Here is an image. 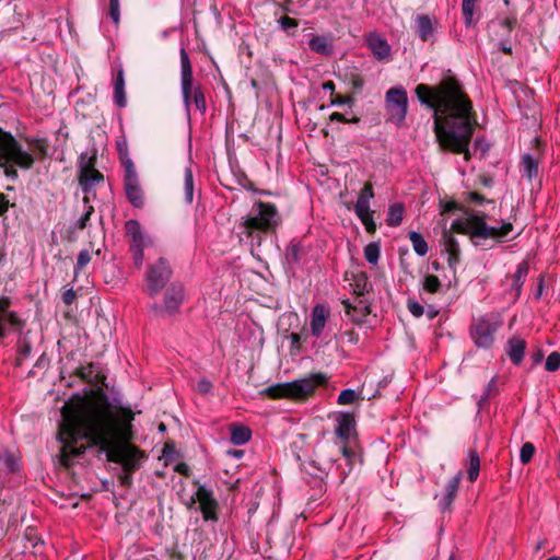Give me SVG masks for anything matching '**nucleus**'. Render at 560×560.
Here are the masks:
<instances>
[{
    "label": "nucleus",
    "mask_w": 560,
    "mask_h": 560,
    "mask_svg": "<svg viewBox=\"0 0 560 560\" xmlns=\"http://www.w3.org/2000/svg\"><path fill=\"white\" fill-rule=\"evenodd\" d=\"M114 102L115 104L124 108L127 105V98L125 93V77L124 70L120 68L114 79Z\"/></svg>",
    "instance_id": "b1692460"
},
{
    "label": "nucleus",
    "mask_w": 560,
    "mask_h": 560,
    "mask_svg": "<svg viewBox=\"0 0 560 560\" xmlns=\"http://www.w3.org/2000/svg\"><path fill=\"white\" fill-rule=\"evenodd\" d=\"M131 474L132 472H126L124 474V476H121V482L124 485H130L131 483Z\"/></svg>",
    "instance_id": "5fc2aeb1"
},
{
    "label": "nucleus",
    "mask_w": 560,
    "mask_h": 560,
    "mask_svg": "<svg viewBox=\"0 0 560 560\" xmlns=\"http://www.w3.org/2000/svg\"><path fill=\"white\" fill-rule=\"evenodd\" d=\"M529 271V265L526 260L517 265L515 273L512 276L511 293L514 300H517L522 293V288L525 283L526 277Z\"/></svg>",
    "instance_id": "aec40b11"
},
{
    "label": "nucleus",
    "mask_w": 560,
    "mask_h": 560,
    "mask_svg": "<svg viewBox=\"0 0 560 560\" xmlns=\"http://www.w3.org/2000/svg\"><path fill=\"white\" fill-rule=\"evenodd\" d=\"M542 359V354L540 352H537L535 355H534V361L535 362H540Z\"/></svg>",
    "instance_id": "e2e57ef3"
},
{
    "label": "nucleus",
    "mask_w": 560,
    "mask_h": 560,
    "mask_svg": "<svg viewBox=\"0 0 560 560\" xmlns=\"http://www.w3.org/2000/svg\"><path fill=\"white\" fill-rule=\"evenodd\" d=\"M184 300V290L180 285H171L164 298V308L168 313H174L178 310Z\"/></svg>",
    "instance_id": "4be33fe9"
},
{
    "label": "nucleus",
    "mask_w": 560,
    "mask_h": 560,
    "mask_svg": "<svg viewBox=\"0 0 560 560\" xmlns=\"http://www.w3.org/2000/svg\"><path fill=\"white\" fill-rule=\"evenodd\" d=\"M434 23L429 15L421 14L416 18V32L421 40H429L434 34Z\"/></svg>",
    "instance_id": "5701e85b"
},
{
    "label": "nucleus",
    "mask_w": 560,
    "mask_h": 560,
    "mask_svg": "<svg viewBox=\"0 0 560 560\" xmlns=\"http://www.w3.org/2000/svg\"><path fill=\"white\" fill-rule=\"evenodd\" d=\"M280 223V215L275 205L257 201L249 213L242 218L244 233L254 237L256 232L268 233L273 231Z\"/></svg>",
    "instance_id": "20e7f679"
},
{
    "label": "nucleus",
    "mask_w": 560,
    "mask_h": 560,
    "mask_svg": "<svg viewBox=\"0 0 560 560\" xmlns=\"http://www.w3.org/2000/svg\"><path fill=\"white\" fill-rule=\"evenodd\" d=\"M343 103H345V101H343V100L338 98V100L332 101V102H331V105H341V104H343Z\"/></svg>",
    "instance_id": "0e129e2a"
},
{
    "label": "nucleus",
    "mask_w": 560,
    "mask_h": 560,
    "mask_svg": "<svg viewBox=\"0 0 560 560\" xmlns=\"http://www.w3.org/2000/svg\"><path fill=\"white\" fill-rule=\"evenodd\" d=\"M441 289V281L434 275H427L422 280V290L427 293H436Z\"/></svg>",
    "instance_id": "f704fd0d"
},
{
    "label": "nucleus",
    "mask_w": 560,
    "mask_h": 560,
    "mask_svg": "<svg viewBox=\"0 0 560 560\" xmlns=\"http://www.w3.org/2000/svg\"><path fill=\"white\" fill-rule=\"evenodd\" d=\"M34 162V156L24 150L11 133L0 129V167L7 178L16 180L19 177L16 168L30 170Z\"/></svg>",
    "instance_id": "7ed1b4c3"
},
{
    "label": "nucleus",
    "mask_w": 560,
    "mask_h": 560,
    "mask_svg": "<svg viewBox=\"0 0 560 560\" xmlns=\"http://www.w3.org/2000/svg\"><path fill=\"white\" fill-rule=\"evenodd\" d=\"M289 340L291 342L290 349L292 352H299L300 351V343L302 341V336L299 334H291L289 337Z\"/></svg>",
    "instance_id": "49530a36"
},
{
    "label": "nucleus",
    "mask_w": 560,
    "mask_h": 560,
    "mask_svg": "<svg viewBox=\"0 0 560 560\" xmlns=\"http://www.w3.org/2000/svg\"><path fill=\"white\" fill-rule=\"evenodd\" d=\"M381 255V247L377 242H371L364 247V258L371 265H376L378 262Z\"/></svg>",
    "instance_id": "72a5a7b5"
},
{
    "label": "nucleus",
    "mask_w": 560,
    "mask_h": 560,
    "mask_svg": "<svg viewBox=\"0 0 560 560\" xmlns=\"http://www.w3.org/2000/svg\"><path fill=\"white\" fill-rule=\"evenodd\" d=\"M91 261V254L88 249H82L77 258V265L74 267V276L78 273Z\"/></svg>",
    "instance_id": "4c0bfd02"
},
{
    "label": "nucleus",
    "mask_w": 560,
    "mask_h": 560,
    "mask_svg": "<svg viewBox=\"0 0 560 560\" xmlns=\"http://www.w3.org/2000/svg\"><path fill=\"white\" fill-rule=\"evenodd\" d=\"M93 211H94V208L92 206L86 207L84 213L81 215V218L79 219V221L77 223V226L80 230H83L86 228V224L90 221V218H91Z\"/></svg>",
    "instance_id": "c03bdc74"
},
{
    "label": "nucleus",
    "mask_w": 560,
    "mask_h": 560,
    "mask_svg": "<svg viewBox=\"0 0 560 560\" xmlns=\"http://www.w3.org/2000/svg\"><path fill=\"white\" fill-rule=\"evenodd\" d=\"M197 389L201 394H208L212 389V383L207 378H201L197 383Z\"/></svg>",
    "instance_id": "de8ad7c7"
},
{
    "label": "nucleus",
    "mask_w": 560,
    "mask_h": 560,
    "mask_svg": "<svg viewBox=\"0 0 560 560\" xmlns=\"http://www.w3.org/2000/svg\"><path fill=\"white\" fill-rule=\"evenodd\" d=\"M196 498L200 504V510L206 521H217L218 502L213 498L212 491L205 485L199 486L196 491Z\"/></svg>",
    "instance_id": "4468645a"
},
{
    "label": "nucleus",
    "mask_w": 560,
    "mask_h": 560,
    "mask_svg": "<svg viewBox=\"0 0 560 560\" xmlns=\"http://www.w3.org/2000/svg\"><path fill=\"white\" fill-rule=\"evenodd\" d=\"M443 238L445 248L450 254V261L457 259L459 256V245L457 240L450 232H444Z\"/></svg>",
    "instance_id": "2f4dec72"
},
{
    "label": "nucleus",
    "mask_w": 560,
    "mask_h": 560,
    "mask_svg": "<svg viewBox=\"0 0 560 560\" xmlns=\"http://www.w3.org/2000/svg\"><path fill=\"white\" fill-rule=\"evenodd\" d=\"M329 310L323 304H317L312 310L311 314V332L314 337L319 338L326 326Z\"/></svg>",
    "instance_id": "f3484780"
},
{
    "label": "nucleus",
    "mask_w": 560,
    "mask_h": 560,
    "mask_svg": "<svg viewBox=\"0 0 560 560\" xmlns=\"http://www.w3.org/2000/svg\"><path fill=\"white\" fill-rule=\"evenodd\" d=\"M280 23L284 30L295 28L298 26V23L295 22V20H293L289 16L281 18Z\"/></svg>",
    "instance_id": "8fccbe9b"
},
{
    "label": "nucleus",
    "mask_w": 560,
    "mask_h": 560,
    "mask_svg": "<svg viewBox=\"0 0 560 560\" xmlns=\"http://www.w3.org/2000/svg\"><path fill=\"white\" fill-rule=\"evenodd\" d=\"M310 48L322 55H329L331 52V44L329 39L325 36H315L310 43Z\"/></svg>",
    "instance_id": "c756f323"
},
{
    "label": "nucleus",
    "mask_w": 560,
    "mask_h": 560,
    "mask_svg": "<svg viewBox=\"0 0 560 560\" xmlns=\"http://www.w3.org/2000/svg\"><path fill=\"white\" fill-rule=\"evenodd\" d=\"M125 167V191L128 200L137 208L143 206V194L139 185V178L133 162L126 158L122 160Z\"/></svg>",
    "instance_id": "f8f14e48"
},
{
    "label": "nucleus",
    "mask_w": 560,
    "mask_h": 560,
    "mask_svg": "<svg viewBox=\"0 0 560 560\" xmlns=\"http://www.w3.org/2000/svg\"><path fill=\"white\" fill-rule=\"evenodd\" d=\"M357 397H358V395L354 389L346 388L340 392V394L338 396V404H340V405L352 404V402H354Z\"/></svg>",
    "instance_id": "ea45409f"
},
{
    "label": "nucleus",
    "mask_w": 560,
    "mask_h": 560,
    "mask_svg": "<svg viewBox=\"0 0 560 560\" xmlns=\"http://www.w3.org/2000/svg\"><path fill=\"white\" fill-rule=\"evenodd\" d=\"M171 273L172 270L164 258L151 265L145 277L150 294H158L170 280Z\"/></svg>",
    "instance_id": "ddd939ff"
},
{
    "label": "nucleus",
    "mask_w": 560,
    "mask_h": 560,
    "mask_svg": "<svg viewBox=\"0 0 560 560\" xmlns=\"http://www.w3.org/2000/svg\"><path fill=\"white\" fill-rule=\"evenodd\" d=\"M541 293H542V280H540L538 283V289H537V292L535 293V298L539 299L541 296Z\"/></svg>",
    "instance_id": "052dcab7"
},
{
    "label": "nucleus",
    "mask_w": 560,
    "mask_h": 560,
    "mask_svg": "<svg viewBox=\"0 0 560 560\" xmlns=\"http://www.w3.org/2000/svg\"><path fill=\"white\" fill-rule=\"evenodd\" d=\"M540 548H541V542H539V544L537 545L536 549L538 550V549H540Z\"/></svg>",
    "instance_id": "338daca9"
},
{
    "label": "nucleus",
    "mask_w": 560,
    "mask_h": 560,
    "mask_svg": "<svg viewBox=\"0 0 560 560\" xmlns=\"http://www.w3.org/2000/svg\"><path fill=\"white\" fill-rule=\"evenodd\" d=\"M522 174L532 182L538 175V160L530 154H524L521 161Z\"/></svg>",
    "instance_id": "393cba45"
},
{
    "label": "nucleus",
    "mask_w": 560,
    "mask_h": 560,
    "mask_svg": "<svg viewBox=\"0 0 560 560\" xmlns=\"http://www.w3.org/2000/svg\"><path fill=\"white\" fill-rule=\"evenodd\" d=\"M61 415L58 438L65 464L86 447H100L109 462L120 464L126 472L140 467L143 454L129 443L133 438L135 412L119 399L101 389L92 390L90 395L69 399Z\"/></svg>",
    "instance_id": "f257e3e1"
},
{
    "label": "nucleus",
    "mask_w": 560,
    "mask_h": 560,
    "mask_svg": "<svg viewBox=\"0 0 560 560\" xmlns=\"http://www.w3.org/2000/svg\"><path fill=\"white\" fill-rule=\"evenodd\" d=\"M452 230L457 233L468 234L471 237L503 240L513 230L512 223H503L500 228L488 225L483 218L470 214L465 219L453 221Z\"/></svg>",
    "instance_id": "39448f33"
},
{
    "label": "nucleus",
    "mask_w": 560,
    "mask_h": 560,
    "mask_svg": "<svg viewBox=\"0 0 560 560\" xmlns=\"http://www.w3.org/2000/svg\"><path fill=\"white\" fill-rule=\"evenodd\" d=\"M405 208L402 203H393L388 208L386 223L389 226H398L402 222Z\"/></svg>",
    "instance_id": "cd10ccee"
},
{
    "label": "nucleus",
    "mask_w": 560,
    "mask_h": 560,
    "mask_svg": "<svg viewBox=\"0 0 560 560\" xmlns=\"http://www.w3.org/2000/svg\"><path fill=\"white\" fill-rule=\"evenodd\" d=\"M135 265L140 268L144 259V248H130Z\"/></svg>",
    "instance_id": "a18cd8bd"
},
{
    "label": "nucleus",
    "mask_w": 560,
    "mask_h": 560,
    "mask_svg": "<svg viewBox=\"0 0 560 560\" xmlns=\"http://www.w3.org/2000/svg\"><path fill=\"white\" fill-rule=\"evenodd\" d=\"M547 560H558L557 557H551V558H548Z\"/></svg>",
    "instance_id": "69168bd1"
},
{
    "label": "nucleus",
    "mask_w": 560,
    "mask_h": 560,
    "mask_svg": "<svg viewBox=\"0 0 560 560\" xmlns=\"http://www.w3.org/2000/svg\"><path fill=\"white\" fill-rule=\"evenodd\" d=\"M9 208V200L5 195L0 194V215L5 213Z\"/></svg>",
    "instance_id": "3c124183"
},
{
    "label": "nucleus",
    "mask_w": 560,
    "mask_h": 560,
    "mask_svg": "<svg viewBox=\"0 0 560 560\" xmlns=\"http://www.w3.org/2000/svg\"><path fill=\"white\" fill-rule=\"evenodd\" d=\"M526 349V342L520 337H512L505 346V352L513 364L518 365L523 361Z\"/></svg>",
    "instance_id": "6ab92c4d"
},
{
    "label": "nucleus",
    "mask_w": 560,
    "mask_h": 560,
    "mask_svg": "<svg viewBox=\"0 0 560 560\" xmlns=\"http://www.w3.org/2000/svg\"><path fill=\"white\" fill-rule=\"evenodd\" d=\"M252 438V431L246 425H232L230 440L234 445L246 444Z\"/></svg>",
    "instance_id": "a878e982"
},
{
    "label": "nucleus",
    "mask_w": 560,
    "mask_h": 560,
    "mask_svg": "<svg viewBox=\"0 0 560 560\" xmlns=\"http://www.w3.org/2000/svg\"><path fill=\"white\" fill-rule=\"evenodd\" d=\"M335 432L342 441H348L354 431V419L350 413H339Z\"/></svg>",
    "instance_id": "412c9836"
},
{
    "label": "nucleus",
    "mask_w": 560,
    "mask_h": 560,
    "mask_svg": "<svg viewBox=\"0 0 560 560\" xmlns=\"http://www.w3.org/2000/svg\"><path fill=\"white\" fill-rule=\"evenodd\" d=\"M463 472L458 471L454 477H452L448 480L445 487V491L441 495H435V498L439 499V506L442 511L448 510L451 504L453 503L459 488Z\"/></svg>",
    "instance_id": "2eb2a0df"
},
{
    "label": "nucleus",
    "mask_w": 560,
    "mask_h": 560,
    "mask_svg": "<svg viewBox=\"0 0 560 560\" xmlns=\"http://www.w3.org/2000/svg\"><path fill=\"white\" fill-rule=\"evenodd\" d=\"M368 46L377 60L387 58L390 54V46L378 34L371 33L368 38Z\"/></svg>",
    "instance_id": "a211bd4d"
},
{
    "label": "nucleus",
    "mask_w": 560,
    "mask_h": 560,
    "mask_svg": "<svg viewBox=\"0 0 560 560\" xmlns=\"http://www.w3.org/2000/svg\"><path fill=\"white\" fill-rule=\"evenodd\" d=\"M8 306V301H0V336H3L7 330V324L12 327H16L20 325L19 318L13 313L5 312V307Z\"/></svg>",
    "instance_id": "bb28decb"
},
{
    "label": "nucleus",
    "mask_w": 560,
    "mask_h": 560,
    "mask_svg": "<svg viewBox=\"0 0 560 560\" xmlns=\"http://www.w3.org/2000/svg\"><path fill=\"white\" fill-rule=\"evenodd\" d=\"M324 381L325 377L323 375L313 374L310 377L272 385L266 389V393L271 398H298L311 394L314 388Z\"/></svg>",
    "instance_id": "0eeeda50"
},
{
    "label": "nucleus",
    "mask_w": 560,
    "mask_h": 560,
    "mask_svg": "<svg viewBox=\"0 0 560 560\" xmlns=\"http://www.w3.org/2000/svg\"><path fill=\"white\" fill-rule=\"evenodd\" d=\"M535 454V446L533 443L526 442L522 445L520 452V459L523 464H527L532 460Z\"/></svg>",
    "instance_id": "e433bc0d"
},
{
    "label": "nucleus",
    "mask_w": 560,
    "mask_h": 560,
    "mask_svg": "<svg viewBox=\"0 0 560 560\" xmlns=\"http://www.w3.org/2000/svg\"><path fill=\"white\" fill-rule=\"evenodd\" d=\"M480 469V459L478 454L475 451H469L468 453V479L470 481H475L478 478Z\"/></svg>",
    "instance_id": "7c9ffc66"
},
{
    "label": "nucleus",
    "mask_w": 560,
    "mask_h": 560,
    "mask_svg": "<svg viewBox=\"0 0 560 560\" xmlns=\"http://www.w3.org/2000/svg\"><path fill=\"white\" fill-rule=\"evenodd\" d=\"M330 120H337V121H341V122H348L349 120L340 113H332L330 115Z\"/></svg>",
    "instance_id": "864d4df0"
},
{
    "label": "nucleus",
    "mask_w": 560,
    "mask_h": 560,
    "mask_svg": "<svg viewBox=\"0 0 560 560\" xmlns=\"http://www.w3.org/2000/svg\"><path fill=\"white\" fill-rule=\"evenodd\" d=\"M475 3L476 0H463L462 2L463 16L467 26L474 23Z\"/></svg>",
    "instance_id": "c9c22d12"
},
{
    "label": "nucleus",
    "mask_w": 560,
    "mask_h": 560,
    "mask_svg": "<svg viewBox=\"0 0 560 560\" xmlns=\"http://www.w3.org/2000/svg\"><path fill=\"white\" fill-rule=\"evenodd\" d=\"M323 89L327 91H332L335 89V84L331 81L325 82L323 84Z\"/></svg>",
    "instance_id": "13d9d810"
},
{
    "label": "nucleus",
    "mask_w": 560,
    "mask_h": 560,
    "mask_svg": "<svg viewBox=\"0 0 560 560\" xmlns=\"http://www.w3.org/2000/svg\"><path fill=\"white\" fill-rule=\"evenodd\" d=\"M180 88L186 110L189 112L190 96L192 93V101L196 108L203 114L207 109L206 98L199 88L192 91V68L188 54L184 48L180 49Z\"/></svg>",
    "instance_id": "423d86ee"
},
{
    "label": "nucleus",
    "mask_w": 560,
    "mask_h": 560,
    "mask_svg": "<svg viewBox=\"0 0 560 560\" xmlns=\"http://www.w3.org/2000/svg\"><path fill=\"white\" fill-rule=\"evenodd\" d=\"M126 233L130 237V248H145L150 244V238L143 233L137 220L126 222Z\"/></svg>",
    "instance_id": "dca6fc26"
},
{
    "label": "nucleus",
    "mask_w": 560,
    "mask_h": 560,
    "mask_svg": "<svg viewBox=\"0 0 560 560\" xmlns=\"http://www.w3.org/2000/svg\"><path fill=\"white\" fill-rule=\"evenodd\" d=\"M374 198L372 184L366 183L359 194L354 205V213L360 219L369 233L376 231V224L373 220V211L370 208V202Z\"/></svg>",
    "instance_id": "9b49d317"
},
{
    "label": "nucleus",
    "mask_w": 560,
    "mask_h": 560,
    "mask_svg": "<svg viewBox=\"0 0 560 560\" xmlns=\"http://www.w3.org/2000/svg\"><path fill=\"white\" fill-rule=\"evenodd\" d=\"M79 184L85 194L84 202H89L90 195L94 192L96 186L103 180L104 176L95 170V158L89 153H81L78 161Z\"/></svg>",
    "instance_id": "6e6552de"
},
{
    "label": "nucleus",
    "mask_w": 560,
    "mask_h": 560,
    "mask_svg": "<svg viewBox=\"0 0 560 560\" xmlns=\"http://www.w3.org/2000/svg\"><path fill=\"white\" fill-rule=\"evenodd\" d=\"M430 314H431V318L434 317L433 311H430Z\"/></svg>",
    "instance_id": "774afa93"
},
{
    "label": "nucleus",
    "mask_w": 560,
    "mask_h": 560,
    "mask_svg": "<svg viewBox=\"0 0 560 560\" xmlns=\"http://www.w3.org/2000/svg\"><path fill=\"white\" fill-rule=\"evenodd\" d=\"M416 94L422 105L433 109L434 131L444 150L470 156V143L476 117L472 103L462 84L453 77L444 78L436 86L419 84Z\"/></svg>",
    "instance_id": "f03ea898"
},
{
    "label": "nucleus",
    "mask_w": 560,
    "mask_h": 560,
    "mask_svg": "<svg viewBox=\"0 0 560 560\" xmlns=\"http://www.w3.org/2000/svg\"><path fill=\"white\" fill-rule=\"evenodd\" d=\"M385 106L388 120L397 126L402 125L408 112V95L402 86L392 88L386 92Z\"/></svg>",
    "instance_id": "9d476101"
},
{
    "label": "nucleus",
    "mask_w": 560,
    "mask_h": 560,
    "mask_svg": "<svg viewBox=\"0 0 560 560\" xmlns=\"http://www.w3.org/2000/svg\"><path fill=\"white\" fill-rule=\"evenodd\" d=\"M545 369L549 372H555L560 369V353L551 352L546 360Z\"/></svg>",
    "instance_id": "58836bf2"
},
{
    "label": "nucleus",
    "mask_w": 560,
    "mask_h": 560,
    "mask_svg": "<svg viewBox=\"0 0 560 560\" xmlns=\"http://www.w3.org/2000/svg\"><path fill=\"white\" fill-rule=\"evenodd\" d=\"M501 326L497 314H486L478 317L470 328V336L477 347L489 348L493 343V336Z\"/></svg>",
    "instance_id": "1a4fd4ad"
},
{
    "label": "nucleus",
    "mask_w": 560,
    "mask_h": 560,
    "mask_svg": "<svg viewBox=\"0 0 560 560\" xmlns=\"http://www.w3.org/2000/svg\"><path fill=\"white\" fill-rule=\"evenodd\" d=\"M342 454L346 458H350L352 455H354L353 451L348 448L347 446L341 447Z\"/></svg>",
    "instance_id": "4d7b16f0"
},
{
    "label": "nucleus",
    "mask_w": 560,
    "mask_h": 560,
    "mask_svg": "<svg viewBox=\"0 0 560 560\" xmlns=\"http://www.w3.org/2000/svg\"><path fill=\"white\" fill-rule=\"evenodd\" d=\"M345 307H346V313H347L348 315H352V310H353V311L355 310V307L351 306L349 303H346V304H345Z\"/></svg>",
    "instance_id": "680f3d73"
},
{
    "label": "nucleus",
    "mask_w": 560,
    "mask_h": 560,
    "mask_svg": "<svg viewBox=\"0 0 560 560\" xmlns=\"http://www.w3.org/2000/svg\"><path fill=\"white\" fill-rule=\"evenodd\" d=\"M501 50L508 55L512 54V47L508 46L505 43L501 44Z\"/></svg>",
    "instance_id": "bf43d9fd"
},
{
    "label": "nucleus",
    "mask_w": 560,
    "mask_h": 560,
    "mask_svg": "<svg viewBox=\"0 0 560 560\" xmlns=\"http://www.w3.org/2000/svg\"><path fill=\"white\" fill-rule=\"evenodd\" d=\"M110 19L115 23V25L119 24L120 21V4L119 0H109V12Z\"/></svg>",
    "instance_id": "a19ab883"
},
{
    "label": "nucleus",
    "mask_w": 560,
    "mask_h": 560,
    "mask_svg": "<svg viewBox=\"0 0 560 560\" xmlns=\"http://www.w3.org/2000/svg\"><path fill=\"white\" fill-rule=\"evenodd\" d=\"M228 454L235 458H241L243 456L244 452L241 450H233V451H229Z\"/></svg>",
    "instance_id": "6e6d98bb"
},
{
    "label": "nucleus",
    "mask_w": 560,
    "mask_h": 560,
    "mask_svg": "<svg viewBox=\"0 0 560 560\" xmlns=\"http://www.w3.org/2000/svg\"><path fill=\"white\" fill-rule=\"evenodd\" d=\"M409 240L412 244V248H413L415 253L418 256L423 257L428 254V250H429L428 244L421 233L411 231L409 233Z\"/></svg>",
    "instance_id": "c85d7f7f"
},
{
    "label": "nucleus",
    "mask_w": 560,
    "mask_h": 560,
    "mask_svg": "<svg viewBox=\"0 0 560 560\" xmlns=\"http://www.w3.org/2000/svg\"><path fill=\"white\" fill-rule=\"evenodd\" d=\"M117 148L120 155H127V142L125 139L117 141Z\"/></svg>",
    "instance_id": "603ef678"
},
{
    "label": "nucleus",
    "mask_w": 560,
    "mask_h": 560,
    "mask_svg": "<svg viewBox=\"0 0 560 560\" xmlns=\"http://www.w3.org/2000/svg\"><path fill=\"white\" fill-rule=\"evenodd\" d=\"M1 465L8 472H14L18 469V462L10 454L1 458Z\"/></svg>",
    "instance_id": "79ce46f5"
},
{
    "label": "nucleus",
    "mask_w": 560,
    "mask_h": 560,
    "mask_svg": "<svg viewBox=\"0 0 560 560\" xmlns=\"http://www.w3.org/2000/svg\"><path fill=\"white\" fill-rule=\"evenodd\" d=\"M184 195L185 200L191 203L194 200V176L189 167H186L184 174Z\"/></svg>",
    "instance_id": "473e14b6"
},
{
    "label": "nucleus",
    "mask_w": 560,
    "mask_h": 560,
    "mask_svg": "<svg viewBox=\"0 0 560 560\" xmlns=\"http://www.w3.org/2000/svg\"><path fill=\"white\" fill-rule=\"evenodd\" d=\"M407 307L415 317H421L424 313V307L415 300H408Z\"/></svg>",
    "instance_id": "37998d69"
},
{
    "label": "nucleus",
    "mask_w": 560,
    "mask_h": 560,
    "mask_svg": "<svg viewBox=\"0 0 560 560\" xmlns=\"http://www.w3.org/2000/svg\"><path fill=\"white\" fill-rule=\"evenodd\" d=\"M75 298V292L71 288L62 292V301L66 305H71L74 302Z\"/></svg>",
    "instance_id": "09e8293b"
}]
</instances>
